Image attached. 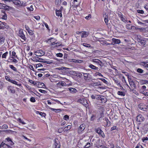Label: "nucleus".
I'll use <instances>...</instances> for the list:
<instances>
[{
    "instance_id": "obj_45",
    "label": "nucleus",
    "mask_w": 148,
    "mask_h": 148,
    "mask_svg": "<svg viewBox=\"0 0 148 148\" xmlns=\"http://www.w3.org/2000/svg\"><path fill=\"white\" fill-rule=\"evenodd\" d=\"M63 119L67 121L69 119V117L68 115H66L64 116Z\"/></svg>"
},
{
    "instance_id": "obj_12",
    "label": "nucleus",
    "mask_w": 148,
    "mask_h": 148,
    "mask_svg": "<svg viewBox=\"0 0 148 148\" xmlns=\"http://www.w3.org/2000/svg\"><path fill=\"white\" fill-rule=\"evenodd\" d=\"M7 89L8 91L12 93H14L15 92V90L14 88L11 86H9L7 87Z\"/></svg>"
},
{
    "instance_id": "obj_27",
    "label": "nucleus",
    "mask_w": 148,
    "mask_h": 148,
    "mask_svg": "<svg viewBox=\"0 0 148 148\" xmlns=\"http://www.w3.org/2000/svg\"><path fill=\"white\" fill-rule=\"evenodd\" d=\"M72 126L71 125H68L67 126H66L65 128V129L64 130V132H67L68 130H70Z\"/></svg>"
},
{
    "instance_id": "obj_55",
    "label": "nucleus",
    "mask_w": 148,
    "mask_h": 148,
    "mask_svg": "<svg viewBox=\"0 0 148 148\" xmlns=\"http://www.w3.org/2000/svg\"><path fill=\"white\" fill-rule=\"evenodd\" d=\"M99 79L101 80L102 81H103L104 83H106V84L108 83V82L104 79L100 78Z\"/></svg>"
},
{
    "instance_id": "obj_32",
    "label": "nucleus",
    "mask_w": 148,
    "mask_h": 148,
    "mask_svg": "<svg viewBox=\"0 0 148 148\" xmlns=\"http://www.w3.org/2000/svg\"><path fill=\"white\" fill-rule=\"evenodd\" d=\"M49 109L51 110H56V111L55 112H60L61 111V109H56L53 108H49Z\"/></svg>"
},
{
    "instance_id": "obj_23",
    "label": "nucleus",
    "mask_w": 148,
    "mask_h": 148,
    "mask_svg": "<svg viewBox=\"0 0 148 148\" xmlns=\"http://www.w3.org/2000/svg\"><path fill=\"white\" fill-rule=\"evenodd\" d=\"M56 14L58 16H62V12L60 10H56Z\"/></svg>"
},
{
    "instance_id": "obj_59",
    "label": "nucleus",
    "mask_w": 148,
    "mask_h": 148,
    "mask_svg": "<svg viewBox=\"0 0 148 148\" xmlns=\"http://www.w3.org/2000/svg\"><path fill=\"white\" fill-rule=\"evenodd\" d=\"M27 9L28 10H29L30 11H33V6L32 5H31L30 7H27Z\"/></svg>"
},
{
    "instance_id": "obj_48",
    "label": "nucleus",
    "mask_w": 148,
    "mask_h": 148,
    "mask_svg": "<svg viewBox=\"0 0 148 148\" xmlns=\"http://www.w3.org/2000/svg\"><path fill=\"white\" fill-rule=\"evenodd\" d=\"M62 85V86H64L66 85V83L65 82L62 83V82H59L58 83H57V85Z\"/></svg>"
},
{
    "instance_id": "obj_5",
    "label": "nucleus",
    "mask_w": 148,
    "mask_h": 148,
    "mask_svg": "<svg viewBox=\"0 0 148 148\" xmlns=\"http://www.w3.org/2000/svg\"><path fill=\"white\" fill-rule=\"evenodd\" d=\"M19 36L21 37L24 41H25L26 39L25 35L23 33L22 30H20L19 31Z\"/></svg>"
},
{
    "instance_id": "obj_50",
    "label": "nucleus",
    "mask_w": 148,
    "mask_h": 148,
    "mask_svg": "<svg viewBox=\"0 0 148 148\" xmlns=\"http://www.w3.org/2000/svg\"><path fill=\"white\" fill-rule=\"evenodd\" d=\"M66 67L62 66L61 67H58L56 69H58L59 70H63L64 69H66Z\"/></svg>"
},
{
    "instance_id": "obj_4",
    "label": "nucleus",
    "mask_w": 148,
    "mask_h": 148,
    "mask_svg": "<svg viewBox=\"0 0 148 148\" xmlns=\"http://www.w3.org/2000/svg\"><path fill=\"white\" fill-rule=\"evenodd\" d=\"M35 55L38 56H41L45 54V52L41 50H38L35 52Z\"/></svg>"
},
{
    "instance_id": "obj_57",
    "label": "nucleus",
    "mask_w": 148,
    "mask_h": 148,
    "mask_svg": "<svg viewBox=\"0 0 148 148\" xmlns=\"http://www.w3.org/2000/svg\"><path fill=\"white\" fill-rule=\"evenodd\" d=\"M18 121L20 122V123L23 124V125L25 124V123L22 121L21 119L20 118H18Z\"/></svg>"
},
{
    "instance_id": "obj_36",
    "label": "nucleus",
    "mask_w": 148,
    "mask_h": 148,
    "mask_svg": "<svg viewBox=\"0 0 148 148\" xmlns=\"http://www.w3.org/2000/svg\"><path fill=\"white\" fill-rule=\"evenodd\" d=\"M132 25L128 24H127L126 25V27L127 29H132Z\"/></svg>"
},
{
    "instance_id": "obj_62",
    "label": "nucleus",
    "mask_w": 148,
    "mask_h": 148,
    "mask_svg": "<svg viewBox=\"0 0 148 148\" xmlns=\"http://www.w3.org/2000/svg\"><path fill=\"white\" fill-rule=\"evenodd\" d=\"M107 41L104 40H102V42L101 43V44L103 45H104L105 44H106Z\"/></svg>"
},
{
    "instance_id": "obj_1",
    "label": "nucleus",
    "mask_w": 148,
    "mask_h": 148,
    "mask_svg": "<svg viewBox=\"0 0 148 148\" xmlns=\"http://www.w3.org/2000/svg\"><path fill=\"white\" fill-rule=\"evenodd\" d=\"M140 92L145 96H148V89H146V87L145 86H143L141 87L140 90Z\"/></svg>"
},
{
    "instance_id": "obj_44",
    "label": "nucleus",
    "mask_w": 148,
    "mask_h": 148,
    "mask_svg": "<svg viewBox=\"0 0 148 148\" xmlns=\"http://www.w3.org/2000/svg\"><path fill=\"white\" fill-rule=\"evenodd\" d=\"M75 74H76V75H77L80 78L82 76V74L79 73H76Z\"/></svg>"
},
{
    "instance_id": "obj_29",
    "label": "nucleus",
    "mask_w": 148,
    "mask_h": 148,
    "mask_svg": "<svg viewBox=\"0 0 148 148\" xmlns=\"http://www.w3.org/2000/svg\"><path fill=\"white\" fill-rule=\"evenodd\" d=\"M10 82L14 84H16L18 86H21V84H18L17 83V82L15 80H11L10 81Z\"/></svg>"
},
{
    "instance_id": "obj_17",
    "label": "nucleus",
    "mask_w": 148,
    "mask_h": 148,
    "mask_svg": "<svg viewBox=\"0 0 148 148\" xmlns=\"http://www.w3.org/2000/svg\"><path fill=\"white\" fill-rule=\"evenodd\" d=\"M64 21L65 23L67 22L68 24L72 25L73 24L72 22L73 21V19H66Z\"/></svg>"
},
{
    "instance_id": "obj_8",
    "label": "nucleus",
    "mask_w": 148,
    "mask_h": 148,
    "mask_svg": "<svg viewBox=\"0 0 148 148\" xmlns=\"http://www.w3.org/2000/svg\"><path fill=\"white\" fill-rule=\"evenodd\" d=\"M54 145L55 146V148H60V142L57 139H55V140Z\"/></svg>"
},
{
    "instance_id": "obj_14",
    "label": "nucleus",
    "mask_w": 148,
    "mask_h": 148,
    "mask_svg": "<svg viewBox=\"0 0 148 148\" xmlns=\"http://www.w3.org/2000/svg\"><path fill=\"white\" fill-rule=\"evenodd\" d=\"M71 62H73L76 63H81L83 61L80 60H76L74 59H72L69 60Z\"/></svg>"
},
{
    "instance_id": "obj_51",
    "label": "nucleus",
    "mask_w": 148,
    "mask_h": 148,
    "mask_svg": "<svg viewBox=\"0 0 148 148\" xmlns=\"http://www.w3.org/2000/svg\"><path fill=\"white\" fill-rule=\"evenodd\" d=\"M137 71L139 73H142L143 72V70L141 69L138 68L137 69Z\"/></svg>"
},
{
    "instance_id": "obj_6",
    "label": "nucleus",
    "mask_w": 148,
    "mask_h": 148,
    "mask_svg": "<svg viewBox=\"0 0 148 148\" xmlns=\"http://www.w3.org/2000/svg\"><path fill=\"white\" fill-rule=\"evenodd\" d=\"M140 65L143 66L146 69L148 70V62H140Z\"/></svg>"
},
{
    "instance_id": "obj_58",
    "label": "nucleus",
    "mask_w": 148,
    "mask_h": 148,
    "mask_svg": "<svg viewBox=\"0 0 148 148\" xmlns=\"http://www.w3.org/2000/svg\"><path fill=\"white\" fill-rule=\"evenodd\" d=\"M30 101L32 102H35L36 101V100L34 97H32L30 99Z\"/></svg>"
},
{
    "instance_id": "obj_30",
    "label": "nucleus",
    "mask_w": 148,
    "mask_h": 148,
    "mask_svg": "<svg viewBox=\"0 0 148 148\" xmlns=\"http://www.w3.org/2000/svg\"><path fill=\"white\" fill-rule=\"evenodd\" d=\"M143 129L146 131L148 130V124L147 123L144 125Z\"/></svg>"
},
{
    "instance_id": "obj_28",
    "label": "nucleus",
    "mask_w": 148,
    "mask_h": 148,
    "mask_svg": "<svg viewBox=\"0 0 148 148\" xmlns=\"http://www.w3.org/2000/svg\"><path fill=\"white\" fill-rule=\"evenodd\" d=\"M89 67L90 68H91L93 69L96 70H98V67H96L94 65L92 64H90L89 66Z\"/></svg>"
},
{
    "instance_id": "obj_37",
    "label": "nucleus",
    "mask_w": 148,
    "mask_h": 148,
    "mask_svg": "<svg viewBox=\"0 0 148 148\" xmlns=\"http://www.w3.org/2000/svg\"><path fill=\"white\" fill-rule=\"evenodd\" d=\"M100 60L97 59H94L92 60V61L93 62L96 63L97 64L99 63Z\"/></svg>"
},
{
    "instance_id": "obj_60",
    "label": "nucleus",
    "mask_w": 148,
    "mask_h": 148,
    "mask_svg": "<svg viewBox=\"0 0 148 148\" xmlns=\"http://www.w3.org/2000/svg\"><path fill=\"white\" fill-rule=\"evenodd\" d=\"M36 68L39 67H42L43 65L40 64H37L36 65Z\"/></svg>"
},
{
    "instance_id": "obj_31",
    "label": "nucleus",
    "mask_w": 148,
    "mask_h": 148,
    "mask_svg": "<svg viewBox=\"0 0 148 148\" xmlns=\"http://www.w3.org/2000/svg\"><path fill=\"white\" fill-rule=\"evenodd\" d=\"M36 113H38L42 116L45 117L46 116V114L44 112H40L39 111H37Z\"/></svg>"
},
{
    "instance_id": "obj_46",
    "label": "nucleus",
    "mask_w": 148,
    "mask_h": 148,
    "mask_svg": "<svg viewBox=\"0 0 148 148\" xmlns=\"http://www.w3.org/2000/svg\"><path fill=\"white\" fill-rule=\"evenodd\" d=\"M102 97H103L102 95H98L96 96V99L100 100L101 99V98Z\"/></svg>"
},
{
    "instance_id": "obj_7",
    "label": "nucleus",
    "mask_w": 148,
    "mask_h": 148,
    "mask_svg": "<svg viewBox=\"0 0 148 148\" xmlns=\"http://www.w3.org/2000/svg\"><path fill=\"white\" fill-rule=\"evenodd\" d=\"M145 120V118L141 114H139L137 116L136 120L138 122H142Z\"/></svg>"
},
{
    "instance_id": "obj_16",
    "label": "nucleus",
    "mask_w": 148,
    "mask_h": 148,
    "mask_svg": "<svg viewBox=\"0 0 148 148\" xmlns=\"http://www.w3.org/2000/svg\"><path fill=\"white\" fill-rule=\"evenodd\" d=\"M103 119L106 122V126L109 127L110 125V122L109 121L107 118L105 117Z\"/></svg>"
},
{
    "instance_id": "obj_20",
    "label": "nucleus",
    "mask_w": 148,
    "mask_h": 148,
    "mask_svg": "<svg viewBox=\"0 0 148 148\" xmlns=\"http://www.w3.org/2000/svg\"><path fill=\"white\" fill-rule=\"evenodd\" d=\"M112 40L113 41V42L114 43V44H119L121 42L120 40L119 39L113 38L112 39Z\"/></svg>"
},
{
    "instance_id": "obj_61",
    "label": "nucleus",
    "mask_w": 148,
    "mask_h": 148,
    "mask_svg": "<svg viewBox=\"0 0 148 148\" xmlns=\"http://www.w3.org/2000/svg\"><path fill=\"white\" fill-rule=\"evenodd\" d=\"M137 12L139 13L143 14L144 13V11L142 10H137Z\"/></svg>"
},
{
    "instance_id": "obj_24",
    "label": "nucleus",
    "mask_w": 148,
    "mask_h": 148,
    "mask_svg": "<svg viewBox=\"0 0 148 148\" xmlns=\"http://www.w3.org/2000/svg\"><path fill=\"white\" fill-rule=\"evenodd\" d=\"M5 41V38L2 36H1L0 37V45L3 43Z\"/></svg>"
},
{
    "instance_id": "obj_21",
    "label": "nucleus",
    "mask_w": 148,
    "mask_h": 148,
    "mask_svg": "<svg viewBox=\"0 0 148 148\" xmlns=\"http://www.w3.org/2000/svg\"><path fill=\"white\" fill-rule=\"evenodd\" d=\"M11 1L16 5H20L21 4V2L19 0H12Z\"/></svg>"
},
{
    "instance_id": "obj_11",
    "label": "nucleus",
    "mask_w": 148,
    "mask_h": 148,
    "mask_svg": "<svg viewBox=\"0 0 148 148\" xmlns=\"http://www.w3.org/2000/svg\"><path fill=\"white\" fill-rule=\"evenodd\" d=\"M85 128V125L84 124H82L81 125L79 129L78 130V132L79 133H80L81 132L83 131Z\"/></svg>"
},
{
    "instance_id": "obj_10",
    "label": "nucleus",
    "mask_w": 148,
    "mask_h": 148,
    "mask_svg": "<svg viewBox=\"0 0 148 148\" xmlns=\"http://www.w3.org/2000/svg\"><path fill=\"white\" fill-rule=\"evenodd\" d=\"M90 32H89L82 31L81 35L82 38H86L87 37L89 34Z\"/></svg>"
},
{
    "instance_id": "obj_41",
    "label": "nucleus",
    "mask_w": 148,
    "mask_h": 148,
    "mask_svg": "<svg viewBox=\"0 0 148 148\" xmlns=\"http://www.w3.org/2000/svg\"><path fill=\"white\" fill-rule=\"evenodd\" d=\"M8 54V52H6L5 53H3L2 56V57L3 58H5L6 57V56Z\"/></svg>"
},
{
    "instance_id": "obj_13",
    "label": "nucleus",
    "mask_w": 148,
    "mask_h": 148,
    "mask_svg": "<svg viewBox=\"0 0 148 148\" xmlns=\"http://www.w3.org/2000/svg\"><path fill=\"white\" fill-rule=\"evenodd\" d=\"M82 73L84 75V79L85 80H86L87 79H90V75L89 73Z\"/></svg>"
},
{
    "instance_id": "obj_26",
    "label": "nucleus",
    "mask_w": 148,
    "mask_h": 148,
    "mask_svg": "<svg viewBox=\"0 0 148 148\" xmlns=\"http://www.w3.org/2000/svg\"><path fill=\"white\" fill-rule=\"evenodd\" d=\"M7 141L9 142L10 145H12L14 144V143L12 141L11 139L10 138H8L5 139Z\"/></svg>"
},
{
    "instance_id": "obj_22",
    "label": "nucleus",
    "mask_w": 148,
    "mask_h": 148,
    "mask_svg": "<svg viewBox=\"0 0 148 148\" xmlns=\"http://www.w3.org/2000/svg\"><path fill=\"white\" fill-rule=\"evenodd\" d=\"M129 82H130V81H129ZM129 83L130 86L132 88H135L136 87V85L133 81H132L129 82Z\"/></svg>"
},
{
    "instance_id": "obj_18",
    "label": "nucleus",
    "mask_w": 148,
    "mask_h": 148,
    "mask_svg": "<svg viewBox=\"0 0 148 148\" xmlns=\"http://www.w3.org/2000/svg\"><path fill=\"white\" fill-rule=\"evenodd\" d=\"M100 101H101L100 102L101 103H105L107 101L106 98L103 96V97H102V98H101V99Z\"/></svg>"
},
{
    "instance_id": "obj_53",
    "label": "nucleus",
    "mask_w": 148,
    "mask_h": 148,
    "mask_svg": "<svg viewBox=\"0 0 148 148\" xmlns=\"http://www.w3.org/2000/svg\"><path fill=\"white\" fill-rule=\"evenodd\" d=\"M39 91L40 92L42 93H43L44 94H46L47 93V92L46 90H42V89H39Z\"/></svg>"
},
{
    "instance_id": "obj_49",
    "label": "nucleus",
    "mask_w": 148,
    "mask_h": 148,
    "mask_svg": "<svg viewBox=\"0 0 148 148\" xmlns=\"http://www.w3.org/2000/svg\"><path fill=\"white\" fill-rule=\"evenodd\" d=\"M16 53L14 51H12V57H13L14 56H15L16 58L18 59V58L17 57V56L16 55Z\"/></svg>"
},
{
    "instance_id": "obj_15",
    "label": "nucleus",
    "mask_w": 148,
    "mask_h": 148,
    "mask_svg": "<svg viewBox=\"0 0 148 148\" xmlns=\"http://www.w3.org/2000/svg\"><path fill=\"white\" fill-rule=\"evenodd\" d=\"M25 27L27 30L30 35H32L34 33L33 31L30 30V28L28 26L25 25Z\"/></svg>"
},
{
    "instance_id": "obj_38",
    "label": "nucleus",
    "mask_w": 148,
    "mask_h": 148,
    "mask_svg": "<svg viewBox=\"0 0 148 148\" xmlns=\"http://www.w3.org/2000/svg\"><path fill=\"white\" fill-rule=\"evenodd\" d=\"M64 129L65 128L64 127L60 128L58 130V132L59 133H61L63 131H64Z\"/></svg>"
},
{
    "instance_id": "obj_63",
    "label": "nucleus",
    "mask_w": 148,
    "mask_h": 148,
    "mask_svg": "<svg viewBox=\"0 0 148 148\" xmlns=\"http://www.w3.org/2000/svg\"><path fill=\"white\" fill-rule=\"evenodd\" d=\"M143 105L144 104H143L140 103L138 106V107L141 110V108H143Z\"/></svg>"
},
{
    "instance_id": "obj_56",
    "label": "nucleus",
    "mask_w": 148,
    "mask_h": 148,
    "mask_svg": "<svg viewBox=\"0 0 148 148\" xmlns=\"http://www.w3.org/2000/svg\"><path fill=\"white\" fill-rule=\"evenodd\" d=\"M117 128H117V127L116 126H114L111 128L110 130L111 131H112L114 130H117Z\"/></svg>"
},
{
    "instance_id": "obj_52",
    "label": "nucleus",
    "mask_w": 148,
    "mask_h": 148,
    "mask_svg": "<svg viewBox=\"0 0 148 148\" xmlns=\"http://www.w3.org/2000/svg\"><path fill=\"white\" fill-rule=\"evenodd\" d=\"M56 56L57 57H62L63 56V54L61 53H57Z\"/></svg>"
},
{
    "instance_id": "obj_43",
    "label": "nucleus",
    "mask_w": 148,
    "mask_h": 148,
    "mask_svg": "<svg viewBox=\"0 0 148 148\" xmlns=\"http://www.w3.org/2000/svg\"><path fill=\"white\" fill-rule=\"evenodd\" d=\"M61 3V0H55V3L57 5L60 4Z\"/></svg>"
},
{
    "instance_id": "obj_47",
    "label": "nucleus",
    "mask_w": 148,
    "mask_h": 148,
    "mask_svg": "<svg viewBox=\"0 0 148 148\" xmlns=\"http://www.w3.org/2000/svg\"><path fill=\"white\" fill-rule=\"evenodd\" d=\"M114 81L119 86L121 85V84L120 82L117 79H114Z\"/></svg>"
},
{
    "instance_id": "obj_34",
    "label": "nucleus",
    "mask_w": 148,
    "mask_h": 148,
    "mask_svg": "<svg viewBox=\"0 0 148 148\" xmlns=\"http://www.w3.org/2000/svg\"><path fill=\"white\" fill-rule=\"evenodd\" d=\"M117 94L119 95L123 96H124L125 95V93L122 91H119L117 92Z\"/></svg>"
},
{
    "instance_id": "obj_33",
    "label": "nucleus",
    "mask_w": 148,
    "mask_h": 148,
    "mask_svg": "<svg viewBox=\"0 0 148 148\" xmlns=\"http://www.w3.org/2000/svg\"><path fill=\"white\" fill-rule=\"evenodd\" d=\"M10 68L12 69L14 71H17V69L16 68L14 67L13 65H9Z\"/></svg>"
},
{
    "instance_id": "obj_64",
    "label": "nucleus",
    "mask_w": 148,
    "mask_h": 148,
    "mask_svg": "<svg viewBox=\"0 0 148 148\" xmlns=\"http://www.w3.org/2000/svg\"><path fill=\"white\" fill-rule=\"evenodd\" d=\"M93 85L95 86H99V85L101 86V84H99L98 83H93Z\"/></svg>"
},
{
    "instance_id": "obj_39",
    "label": "nucleus",
    "mask_w": 148,
    "mask_h": 148,
    "mask_svg": "<svg viewBox=\"0 0 148 148\" xmlns=\"http://www.w3.org/2000/svg\"><path fill=\"white\" fill-rule=\"evenodd\" d=\"M90 143H87L86 145L84 147V148H87L90 147Z\"/></svg>"
},
{
    "instance_id": "obj_25",
    "label": "nucleus",
    "mask_w": 148,
    "mask_h": 148,
    "mask_svg": "<svg viewBox=\"0 0 148 148\" xmlns=\"http://www.w3.org/2000/svg\"><path fill=\"white\" fill-rule=\"evenodd\" d=\"M105 22L107 25H109L111 23L110 19H104Z\"/></svg>"
},
{
    "instance_id": "obj_19",
    "label": "nucleus",
    "mask_w": 148,
    "mask_h": 148,
    "mask_svg": "<svg viewBox=\"0 0 148 148\" xmlns=\"http://www.w3.org/2000/svg\"><path fill=\"white\" fill-rule=\"evenodd\" d=\"M69 89L71 93H76L77 92V90L74 88H69Z\"/></svg>"
},
{
    "instance_id": "obj_2",
    "label": "nucleus",
    "mask_w": 148,
    "mask_h": 148,
    "mask_svg": "<svg viewBox=\"0 0 148 148\" xmlns=\"http://www.w3.org/2000/svg\"><path fill=\"white\" fill-rule=\"evenodd\" d=\"M35 60H36V62L38 61L39 62H41L43 63H47L48 64H50L52 63V61H44V60L40 58H39L38 57H35L34 58H33Z\"/></svg>"
},
{
    "instance_id": "obj_9",
    "label": "nucleus",
    "mask_w": 148,
    "mask_h": 148,
    "mask_svg": "<svg viewBox=\"0 0 148 148\" xmlns=\"http://www.w3.org/2000/svg\"><path fill=\"white\" fill-rule=\"evenodd\" d=\"M78 102L84 105H86L87 103V101L85 99L82 98L79 99Z\"/></svg>"
},
{
    "instance_id": "obj_42",
    "label": "nucleus",
    "mask_w": 148,
    "mask_h": 148,
    "mask_svg": "<svg viewBox=\"0 0 148 148\" xmlns=\"http://www.w3.org/2000/svg\"><path fill=\"white\" fill-rule=\"evenodd\" d=\"M96 116L94 114H92L90 120L91 121H93L95 119Z\"/></svg>"
},
{
    "instance_id": "obj_54",
    "label": "nucleus",
    "mask_w": 148,
    "mask_h": 148,
    "mask_svg": "<svg viewBox=\"0 0 148 148\" xmlns=\"http://www.w3.org/2000/svg\"><path fill=\"white\" fill-rule=\"evenodd\" d=\"M83 45L84 46L86 47H90V45L86 43H83Z\"/></svg>"
},
{
    "instance_id": "obj_35",
    "label": "nucleus",
    "mask_w": 148,
    "mask_h": 148,
    "mask_svg": "<svg viewBox=\"0 0 148 148\" xmlns=\"http://www.w3.org/2000/svg\"><path fill=\"white\" fill-rule=\"evenodd\" d=\"M5 145H6V146H7L8 148H10V146L9 145L6 144L5 143H3V142H2L1 143V144L0 145V148L2 147H3Z\"/></svg>"
},
{
    "instance_id": "obj_3",
    "label": "nucleus",
    "mask_w": 148,
    "mask_h": 148,
    "mask_svg": "<svg viewBox=\"0 0 148 148\" xmlns=\"http://www.w3.org/2000/svg\"><path fill=\"white\" fill-rule=\"evenodd\" d=\"M95 132L99 135H101L103 138H104L105 135L103 132L99 128H98L95 130Z\"/></svg>"
},
{
    "instance_id": "obj_40",
    "label": "nucleus",
    "mask_w": 148,
    "mask_h": 148,
    "mask_svg": "<svg viewBox=\"0 0 148 148\" xmlns=\"http://www.w3.org/2000/svg\"><path fill=\"white\" fill-rule=\"evenodd\" d=\"M44 25H45V26L47 28V29L48 30H49V28L48 25L47 24L45 23V22H44L42 24V25L44 26Z\"/></svg>"
}]
</instances>
